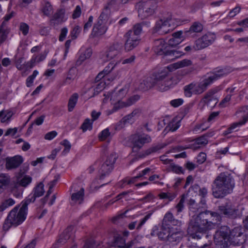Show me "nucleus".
Returning a JSON list of instances; mask_svg holds the SVG:
<instances>
[{
	"instance_id": "34",
	"label": "nucleus",
	"mask_w": 248,
	"mask_h": 248,
	"mask_svg": "<svg viewBox=\"0 0 248 248\" xmlns=\"http://www.w3.org/2000/svg\"><path fill=\"white\" fill-rule=\"evenodd\" d=\"M46 53H41L38 55H33L31 60L28 62V64L30 67L32 68L36 63H39L43 61L46 57Z\"/></svg>"
},
{
	"instance_id": "58",
	"label": "nucleus",
	"mask_w": 248,
	"mask_h": 248,
	"mask_svg": "<svg viewBox=\"0 0 248 248\" xmlns=\"http://www.w3.org/2000/svg\"><path fill=\"white\" fill-rule=\"evenodd\" d=\"M184 40V38H174L173 37H171L170 39L168 41V46H175L177 45L180 44L183 40Z\"/></svg>"
},
{
	"instance_id": "11",
	"label": "nucleus",
	"mask_w": 248,
	"mask_h": 248,
	"mask_svg": "<svg viewBox=\"0 0 248 248\" xmlns=\"http://www.w3.org/2000/svg\"><path fill=\"white\" fill-rule=\"evenodd\" d=\"M218 214L231 218H236L242 215V212L238 206L226 204L218 206ZM221 217V216H220Z\"/></svg>"
},
{
	"instance_id": "56",
	"label": "nucleus",
	"mask_w": 248,
	"mask_h": 248,
	"mask_svg": "<svg viewBox=\"0 0 248 248\" xmlns=\"http://www.w3.org/2000/svg\"><path fill=\"white\" fill-rule=\"evenodd\" d=\"M31 181L32 178L31 177L25 175L20 180L19 184L22 186L26 187L31 182Z\"/></svg>"
},
{
	"instance_id": "48",
	"label": "nucleus",
	"mask_w": 248,
	"mask_h": 248,
	"mask_svg": "<svg viewBox=\"0 0 248 248\" xmlns=\"http://www.w3.org/2000/svg\"><path fill=\"white\" fill-rule=\"evenodd\" d=\"M110 14L109 8L106 7L104 9L97 20H101L104 23L107 24Z\"/></svg>"
},
{
	"instance_id": "4",
	"label": "nucleus",
	"mask_w": 248,
	"mask_h": 248,
	"mask_svg": "<svg viewBox=\"0 0 248 248\" xmlns=\"http://www.w3.org/2000/svg\"><path fill=\"white\" fill-rule=\"evenodd\" d=\"M233 69L231 67H226L217 70L204 78L199 82H194L195 94L199 95L204 93L215 81L225 76L232 72Z\"/></svg>"
},
{
	"instance_id": "14",
	"label": "nucleus",
	"mask_w": 248,
	"mask_h": 248,
	"mask_svg": "<svg viewBox=\"0 0 248 248\" xmlns=\"http://www.w3.org/2000/svg\"><path fill=\"white\" fill-rule=\"evenodd\" d=\"M171 22L170 19L159 20L156 22L155 30L160 34L168 33L173 29V28L170 27Z\"/></svg>"
},
{
	"instance_id": "2",
	"label": "nucleus",
	"mask_w": 248,
	"mask_h": 248,
	"mask_svg": "<svg viewBox=\"0 0 248 248\" xmlns=\"http://www.w3.org/2000/svg\"><path fill=\"white\" fill-rule=\"evenodd\" d=\"M235 186L234 180L227 172H221L213 182V195L216 198H222L232 192Z\"/></svg>"
},
{
	"instance_id": "43",
	"label": "nucleus",
	"mask_w": 248,
	"mask_h": 248,
	"mask_svg": "<svg viewBox=\"0 0 248 248\" xmlns=\"http://www.w3.org/2000/svg\"><path fill=\"white\" fill-rule=\"evenodd\" d=\"M62 5L61 8L64 11V12L69 15L71 13V10L74 6V2L73 0H62Z\"/></svg>"
},
{
	"instance_id": "52",
	"label": "nucleus",
	"mask_w": 248,
	"mask_h": 248,
	"mask_svg": "<svg viewBox=\"0 0 248 248\" xmlns=\"http://www.w3.org/2000/svg\"><path fill=\"white\" fill-rule=\"evenodd\" d=\"M176 196L174 193L171 192H161L158 195V197L161 199H168L169 201H172Z\"/></svg>"
},
{
	"instance_id": "6",
	"label": "nucleus",
	"mask_w": 248,
	"mask_h": 248,
	"mask_svg": "<svg viewBox=\"0 0 248 248\" xmlns=\"http://www.w3.org/2000/svg\"><path fill=\"white\" fill-rule=\"evenodd\" d=\"M135 6L139 17L143 20L154 15L156 8V4L154 1L149 0L139 1Z\"/></svg>"
},
{
	"instance_id": "1",
	"label": "nucleus",
	"mask_w": 248,
	"mask_h": 248,
	"mask_svg": "<svg viewBox=\"0 0 248 248\" xmlns=\"http://www.w3.org/2000/svg\"><path fill=\"white\" fill-rule=\"evenodd\" d=\"M193 212H199L190 220L187 229L189 240L200 239L203 233L214 229L217 222L221 220L220 215L216 212L209 210L202 211L201 207L197 203L193 208H189Z\"/></svg>"
},
{
	"instance_id": "19",
	"label": "nucleus",
	"mask_w": 248,
	"mask_h": 248,
	"mask_svg": "<svg viewBox=\"0 0 248 248\" xmlns=\"http://www.w3.org/2000/svg\"><path fill=\"white\" fill-rule=\"evenodd\" d=\"M124 37L126 38L124 44L125 49L126 51H130L136 47L140 43V36H136L126 33Z\"/></svg>"
},
{
	"instance_id": "32",
	"label": "nucleus",
	"mask_w": 248,
	"mask_h": 248,
	"mask_svg": "<svg viewBox=\"0 0 248 248\" xmlns=\"http://www.w3.org/2000/svg\"><path fill=\"white\" fill-rule=\"evenodd\" d=\"M145 24L149 26L150 22H142L140 23H137L134 25L132 29L128 31L126 33L130 35L132 34V35L133 36H139L142 31V26Z\"/></svg>"
},
{
	"instance_id": "9",
	"label": "nucleus",
	"mask_w": 248,
	"mask_h": 248,
	"mask_svg": "<svg viewBox=\"0 0 248 248\" xmlns=\"http://www.w3.org/2000/svg\"><path fill=\"white\" fill-rule=\"evenodd\" d=\"M118 155L116 153H110L106 158L104 162L99 166L98 172L100 175V179L108 174L113 170L114 164L116 162Z\"/></svg>"
},
{
	"instance_id": "37",
	"label": "nucleus",
	"mask_w": 248,
	"mask_h": 248,
	"mask_svg": "<svg viewBox=\"0 0 248 248\" xmlns=\"http://www.w3.org/2000/svg\"><path fill=\"white\" fill-rule=\"evenodd\" d=\"M68 15L61 8L58 9L53 16V19L57 20L58 22H63L68 18Z\"/></svg>"
},
{
	"instance_id": "47",
	"label": "nucleus",
	"mask_w": 248,
	"mask_h": 248,
	"mask_svg": "<svg viewBox=\"0 0 248 248\" xmlns=\"http://www.w3.org/2000/svg\"><path fill=\"white\" fill-rule=\"evenodd\" d=\"M193 187L196 189H199V195L202 198L201 201V204L202 205V208L204 207L206 205V201L204 198L207 196L208 193L207 189L204 187L199 188V186L198 185L194 186Z\"/></svg>"
},
{
	"instance_id": "42",
	"label": "nucleus",
	"mask_w": 248,
	"mask_h": 248,
	"mask_svg": "<svg viewBox=\"0 0 248 248\" xmlns=\"http://www.w3.org/2000/svg\"><path fill=\"white\" fill-rule=\"evenodd\" d=\"M41 11L45 16H50L52 14L53 11L52 5L49 2H45L41 8Z\"/></svg>"
},
{
	"instance_id": "33",
	"label": "nucleus",
	"mask_w": 248,
	"mask_h": 248,
	"mask_svg": "<svg viewBox=\"0 0 248 248\" xmlns=\"http://www.w3.org/2000/svg\"><path fill=\"white\" fill-rule=\"evenodd\" d=\"M116 63L114 64L113 62H110L108 65L105 67L104 70L100 72L95 78V81L96 82L99 81L102 78L107 76L115 67Z\"/></svg>"
},
{
	"instance_id": "15",
	"label": "nucleus",
	"mask_w": 248,
	"mask_h": 248,
	"mask_svg": "<svg viewBox=\"0 0 248 248\" xmlns=\"http://www.w3.org/2000/svg\"><path fill=\"white\" fill-rule=\"evenodd\" d=\"M44 185L42 182L38 184L33 190V194L29 195L23 201L27 204L33 202L36 198L42 196L45 192Z\"/></svg>"
},
{
	"instance_id": "60",
	"label": "nucleus",
	"mask_w": 248,
	"mask_h": 248,
	"mask_svg": "<svg viewBox=\"0 0 248 248\" xmlns=\"http://www.w3.org/2000/svg\"><path fill=\"white\" fill-rule=\"evenodd\" d=\"M204 5V3L202 1H198L195 2L191 6V11L192 12H195L200 9L202 8Z\"/></svg>"
},
{
	"instance_id": "16",
	"label": "nucleus",
	"mask_w": 248,
	"mask_h": 248,
	"mask_svg": "<svg viewBox=\"0 0 248 248\" xmlns=\"http://www.w3.org/2000/svg\"><path fill=\"white\" fill-rule=\"evenodd\" d=\"M122 45L118 42L110 46L104 54L105 60L109 61L116 57L121 52Z\"/></svg>"
},
{
	"instance_id": "35",
	"label": "nucleus",
	"mask_w": 248,
	"mask_h": 248,
	"mask_svg": "<svg viewBox=\"0 0 248 248\" xmlns=\"http://www.w3.org/2000/svg\"><path fill=\"white\" fill-rule=\"evenodd\" d=\"M77 70L75 67L71 68L68 72L66 77L63 80V84H69L71 83L76 78Z\"/></svg>"
},
{
	"instance_id": "41",
	"label": "nucleus",
	"mask_w": 248,
	"mask_h": 248,
	"mask_svg": "<svg viewBox=\"0 0 248 248\" xmlns=\"http://www.w3.org/2000/svg\"><path fill=\"white\" fill-rule=\"evenodd\" d=\"M23 62V58H20L17 59L16 62V67L19 70L24 72L27 71L29 69L31 68L28 64V62L22 63Z\"/></svg>"
},
{
	"instance_id": "27",
	"label": "nucleus",
	"mask_w": 248,
	"mask_h": 248,
	"mask_svg": "<svg viewBox=\"0 0 248 248\" xmlns=\"http://www.w3.org/2000/svg\"><path fill=\"white\" fill-rule=\"evenodd\" d=\"M236 115L238 118L242 120L237 122L241 126L245 124L248 121V106L240 107L236 111Z\"/></svg>"
},
{
	"instance_id": "31",
	"label": "nucleus",
	"mask_w": 248,
	"mask_h": 248,
	"mask_svg": "<svg viewBox=\"0 0 248 248\" xmlns=\"http://www.w3.org/2000/svg\"><path fill=\"white\" fill-rule=\"evenodd\" d=\"M127 93V89L126 88H122L120 89L118 93H112L111 95L110 101L112 104H114V101L116 102L119 101H122L121 100L125 96Z\"/></svg>"
},
{
	"instance_id": "61",
	"label": "nucleus",
	"mask_w": 248,
	"mask_h": 248,
	"mask_svg": "<svg viewBox=\"0 0 248 248\" xmlns=\"http://www.w3.org/2000/svg\"><path fill=\"white\" fill-rule=\"evenodd\" d=\"M180 121L172 120L168 125L169 130L173 132L176 131L180 126Z\"/></svg>"
},
{
	"instance_id": "25",
	"label": "nucleus",
	"mask_w": 248,
	"mask_h": 248,
	"mask_svg": "<svg viewBox=\"0 0 248 248\" xmlns=\"http://www.w3.org/2000/svg\"><path fill=\"white\" fill-rule=\"evenodd\" d=\"M79 57L76 62V64L80 65L84 61L89 59L92 54V50L90 48L82 47L78 52Z\"/></svg>"
},
{
	"instance_id": "57",
	"label": "nucleus",
	"mask_w": 248,
	"mask_h": 248,
	"mask_svg": "<svg viewBox=\"0 0 248 248\" xmlns=\"http://www.w3.org/2000/svg\"><path fill=\"white\" fill-rule=\"evenodd\" d=\"M57 182V180L55 179V180H53V181H51L49 184H48V185H49V188H48V190H47V193H46V196H45V197L44 198V200L45 201H46L47 200V197L49 196V195L52 193V192H53V188L55 186L56 183ZM44 202V203L45 202Z\"/></svg>"
},
{
	"instance_id": "55",
	"label": "nucleus",
	"mask_w": 248,
	"mask_h": 248,
	"mask_svg": "<svg viewBox=\"0 0 248 248\" xmlns=\"http://www.w3.org/2000/svg\"><path fill=\"white\" fill-rule=\"evenodd\" d=\"M173 218L174 216L173 214L170 212H168L165 214L163 218V224L166 225H170Z\"/></svg>"
},
{
	"instance_id": "38",
	"label": "nucleus",
	"mask_w": 248,
	"mask_h": 248,
	"mask_svg": "<svg viewBox=\"0 0 248 248\" xmlns=\"http://www.w3.org/2000/svg\"><path fill=\"white\" fill-rule=\"evenodd\" d=\"M203 30V25L199 22H195L190 27L186 33L188 35H191L192 33H199Z\"/></svg>"
},
{
	"instance_id": "44",
	"label": "nucleus",
	"mask_w": 248,
	"mask_h": 248,
	"mask_svg": "<svg viewBox=\"0 0 248 248\" xmlns=\"http://www.w3.org/2000/svg\"><path fill=\"white\" fill-rule=\"evenodd\" d=\"M184 92L185 96L187 97H190L193 94H195L194 82L184 86Z\"/></svg>"
},
{
	"instance_id": "30",
	"label": "nucleus",
	"mask_w": 248,
	"mask_h": 248,
	"mask_svg": "<svg viewBox=\"0 0 248 248\" xmlns=\"http://www.w3.org/2000/svg\"><path fill=\"white\" fill-rule=\"evenodd\" d=\"M165 145H158L154 146L151 147L145 151H142L138 154L136 158H142L146 156L150 155L153 153H155L159 150L162 149Z\"/></svg>"
},
{
	"instance_id": "29",
	"label": "nucleus",
	"mask_w": 248,
	"mask_h": 248,
	"mask_svg": "<svg viewBox=\"0 0 248 248\" xmlns=\"http://www.w3.org/2000/svg\"><path fill=\"white\" fill-rule=\"evenodd\" d=\"M192 64V62L190 60L185 59L169 65L167 68L170 71H172L180 68L189 66Z\"/></svg>"
},
{
	"instance_id": "5",
	"label": "nucleus",
	"mask_w": 248,
	"mask_h": 248,
	"mask_svg": "<svg viewBox=\"0 0 248 248\" xmlns=\"http://www.w3.org/2000/svg\"><path fill=\"white\" fill-rule=\"evenodd\" d=\"M230 228L224 226L219 228L214 235V242L218 248H229L231 246Z\"/></svg>"
},
{
	"instance_id": "51",
	"label": "nucleus",
	"mask_w": 248,
	"mask_h": 248,
	"mask_svg": "<svg viewBox=\"0 0 248 248\" xmlns=\"http://www.w3.org/2000/svg\"><path fill=\"white\" fill-rule=\"evenodd\" d=\"M208 143V140L205 136H201L195 140V148H200L202 146L206 145Z\"/></svg>"
},
{
	"instance_id": "46",
	"label": "nucleus",
	"mask_w": 248,
	"mask_h": 248,
	"mask_svg": "<svg viewBox=\"0 0 248 248\" xmlns=\"http://www.w3.org/2000/svg\"><path fill=\"white\" fill-rule=\"evenodd\" d=\"M78 98L77 93H74L70 97L68 103V111H72L75 108Z\"/></svg>"
},
{
	"instance_id": "13",
	"label": "nucleus",
	"mask_w": 248,
	"mask_h": 248,
	"mask_svg": "<svg viewBox=\"0 0 248 248\" xmlns=\"http://www.w3.org/2000/svg\"><path fill=\"white\" fill-rule=\"evenodd\" d=\"M140 98L139 95H135L129 97L126 102L119 101V102H115L112 109L108 111V114L110 115L121 108L130 106L138 101Z\"/></svg>"
},
{
	"instance_id": "49",
	"label": "nucleus",
	"mask_w": 248,
	"mask_h": 248,
	"mask_svg": "<svg viewBox=\"0 0 248 248\" xmlns=\"http://www.w3.org/2000/svg\"><path fill=\"white\" fill-rule=\"evenodd\" d=\"M10 183V177L6 173H0V187L4 188L8 185Z\"/></svg>"
},
{
	"instance_id": "24",
	"label": "nucleus",
	"mask_w": 248,
	"mask_h": 248,
	"mask_svg": "<svg viewBox=\"0 0 248 248\" xmlns=\"http://www.w3.org/2000/svg\"><path fill=\"white\" fill-rule=\"evenodd\" d=\"M23 161V158L19 155L7 158L6 162V168L8 170L16 168L20 165Z\"/></svg>"
},
{
	"instance_id": "26",
	"label": "nucleus",
	"mask_w": 248,
	"mask_h": 248,
	"mask_svg": "<svg viewBox=\"0 0 248 248\" xmlns=\"http://www.w3.org/2000/svg\"><path fill=\"white\" fill-rule=\"evenodd\" d=\"M72 188L75 189V191L77 190V192L73 193L71 196V201L72 203H81L83 201L84 195V189L83 187H80L79 190H76V186L73 185Z\"/></svg>"
},
{
	"instance_id": "63",
	"label": "nucleus",
	"mask_w": 248,
	"mask_h": 248,
	"mask_svg": "<svg viewBox=\"0 0 248 248\" xmlns=\"http://www.w3.org/2000/svg\"><path fill=\"white\" fill-rule=\"evenodd\" d=\"M81 8L80 6L77 5L76 6L75 9L73 11V14L72 15V17L73 19H75L80 17L81 15Z\"/></svg>"
},
{
	"instance_id": "18",
	"label": "nucleus",
	"mask_w": 248,
	"mask_h": 248,
	"mask_svg": "<svg viewBox=\"0 0 248 248\" xmlns=\"http://www.w3.org/2000/svg\"><path fill=\"white\" fill-rule=\"evenodd\" d=\"M168 44L163 39H158L155 42L154 51L158 55L164 54V59L165 60L166 55L169 49H168Z\"/></svg>"
},
{
	"instance_id": "64",
	"label": "nucleus",
	"mask_w": 248,
	"mask_h": 248,
	"mask_svg": "<svg viewBox=\"0 0 248 248\" xmlns=\"http://www.w3.org/2000/svg\"><path fill=\"white\" fill-rule=\"evenodd\" d=\"M97 246L93 240L87 241L84 245L83 248H97Z\"/></svg>"
},
{
	"instance_id": "22",
	"label": "nucleus",
	"mask_w": 248,
	"mask_h": 248,
	"mask_svg": "<svg viewBox=\"0 0 248 248\" xmlns=\"http://www.w3.org/2000/svg\"><path fill=\"white\" fill-rule=\"evenodd\" d=\"M184 232L179 228L171 227L170 231L168 242H179L183 238Z\"/></svg>"
},
{
	"instance_id": "40",
	"label": "nucleus",
	"mask_w": 248,
	"mask_h": 248,
	"mask_svg": "<svg viewBox=\"0 0 248 248\" xmlns=\"http://www.w3.org/2000/svg\"><path fill=\"white\" fill-rule=\"evenodd\" d=\"M140 109H134L130 114L127 115L124 118V123H131L134 121L135 118L138 117L140 113Z\"/></svg>"
},
{
	"instance_id": "28",
	"label": "nucleus",
	"mask_w": 248,
	"mask_h": 248,
	"mask_svg": "<svg viewBox=\"0 0 248 248\" xmlns=\"http://www.w3.org/2000/svg\"><path fill=\"white\" fill-rule=\"evenodd\" d=\"M154 87V75L151 77L145 78L140 83L139 89L141 91H146Z\"/></svg>"
},
{
	"instance_id": "53",
	"label": "nucleus",
	"mask_w": 248,
	"mask_h": 248,
	"mask_svg": "<svg viewBox=\"0 0 248 248\" xmlns=\"http://www.w3.org/2000/svg\"><path fill=\"white\" fill-rule=\"evenodd\" d=\"M93 122L89 118L86 119L83 123L81 125L80 128L83 132H85L87 130H91L92 129Z\"/></svg>"
},
{
	"instance_id": "54",
	"label": "nucleus",
	"mask_w": 248,
	"mask_h": 248,
	"mask_svg": "<svg viewBox=\"0 0 248 248\" xmlns=\"http://www.w3.org/2000/svg\"><path fill=\"white\" fill-rule=\"evenodd\" d=\"M38 72L36 70L33 71V73L30 76L28 77V78L26 79V86L28 87H31L33 82L34 78H36V77L38 75Z\"/></svg>"
},
{
	"instance_id": "12",
	"label": "nucleus",
	"mask_w": 248,
	"mask_h": 248,
	"mask_svg": "<svg viewBox=\"0 0 248 248\" xmlns=\"http://www.w3.org/2000/svg\"><path fill=\"white\" fill-rule=\"evenodd\" d=\"M218 91L217 88L209 90L204 95L202 101L211 108H214L218 101V98L215 95Z\"/></svg>"
},
{
	"instance_id": "45",
	"label": "nucleus",
	"mask_w": 248,
	"mask_h": 248,
	"mask_svg": "<svg viewBox=\"0 0 248 248\" xmlns=\"http://www.w3.org/2000/svg\"><path fill=\"white\" fill-rule=\"evenodd\" d=\"M184 54L182 52L177 50H169L166 55V60L172 61L178 58L183 55Z\"/></svg>"
},
{
	"instance_id": "62",
	"label": "nucleus",
	"mask_w": 248,
	"mask_h": 248,
	"mask_svg": "<svg viewBox=\"0 0 248 248\" xmlns=\"http://www.w3.org/2000/svg\"><path fill=\"white\" fill-rule=\"evenodd\" d=\"M80 31L81 28L78 25L75 26L70 33L72 39H75L77 38Z\"/></svg>"
},
{
	"instance_id": "36",
	"label": "nucleus",
	"mask_w": 248,
	"mask_h": 248,
	"mask_svg": "<svg viewBox=\"0 0 248 248\" xmlns=\"http://www.w3.org/2000/svg\"><path fill=\"white\" fill-rule=\"evenodd\" d=\"M13 112L10 110H2L0 111V122L2 123L8 124L11 121V119L13 115Z\"/></svg>"
},
{
	"instance_id": "23",
	"label": "nucleus",
	"mask_w": 248,
	"mask_h": 248,
	"mask_svg": "<svg viewBox=\"0 0 248 248\" xmlns=\"http://www.w3.org/2000/svg\"><path fill=\"white\" fill-rule=\"evenodd\" d=\"M243 233L241 231V229L239 227L234 228L232 231L230 230L231 245H236L242 244L240 238L242 237Z\"/></svg>"
},
{
	"instance_id": "8",
	"label": "nucleus",
	"mask_w": 248,
	"mask_h": 248,
	"mask_svg": "<svg viewBox=\"0 0 248 248\" xmlns=\"http://www.w3.org/2000/svg\"><path fill=\"white\" fill-rule=\"evenodd\" d=\"M130 140L133 146L132 152L138 153L145 144L149 143L152 141V138L149 135L137 132L130 136Z\"/></svg>"
},
{
	"instance_id": "50",
	"label": "nucleus",
	"mask_w": 248,
	"mask_h": 248,
	"mask_svg": "<svg viewBox=\"0 0 248 248\" xmlns=\"http://www.w3.org/2000/svg\"><path fill=\"white\" fill-rule=\"evenodd\" d=\"M15 203V201L12 198H9L4 200L0 205V211H4L6 209L14 205Z\"/></svg>"
},
{
	"instance_id": "20",
	"label": "nucleus",
	"mask_w": 248,
	"mask_h": 248,
	"mask_svg": "<svg viewBox=\"0 0 248 248\" xmlns=\"http://www.w3.org/2000/svg\"><path fill=\"white\" fill-rule=\"evenodd\" d=\"M126 240L121 234H116L113 238V245L117 248H130L133 245V241H129L127 243Z\"/></svg>"
},
{
	"instance_id": "21",
	"label": "nucleus",
	"mask_w": 248,
	"mask_h": 248,
	"mask_svg": "<svg viewBox=\"0 0 248 248\" xmlns=\"http://www.w3.org/2000/svg\"><path fill=\"white\" fill-rule=\"evenodd\" d=\"M107 30V24L101 20H97L93 26L92 34L95 36H100L105 34Z\"/></svg>"
},
{
	"instance_id": "17",
	"label": "nucleus",
	"mask_w": 248,
	"mask_h": 248,
	"mask_svg": "<svg viewBox=\"0 0 248 248\" xmlns=\"http://www.w3.org/2000/svg\"><path fill=\"white\" fill-rule=\"evenodd\" d=\"M73 234L74 227L69 226L67 227L60 235L59 238L55 244V248L59 247L66 243L67 241L73 236Z\"/></svg>"
},
{
	"instance_id": "39",
	"label": "nucleus",
	"mask_w": 248,
	"mask_h": 248,
	"mask_svg": "<svg viewBox=\"0 0 248 248\" xmlns=\"http://www.w3.org/2000/svg\"><path fill=\"white\" fill-rule=\"evenodd\" d=\"M171 227L162 226L160 231L158 233V238L163 241H168L170 231Z\"/></svg>"
},
{
	"instance_id": "7",
	"label": "nucleus",
	"mask_w": 248,
	"mask_h": 248,
	"mask_svg": "<svg viewBox=\"0 0 248 248\" xmlns=\"http://www.w3.org/2000/svg\"><path fill=\"white\" fill-rule=\"evenodd\" d=\"M154 87L161 91L164 92L172 87L171 78L168 76V73L165 70L154 73Z\"/></svg>"
},
{
	"instance_id": "59",
	"label": "nucleus",
	"mask_w": 248,
	"mask_h": 248,
	"mask_svg": "<svg viewBox=\"0 0 248 248\" xmlns=\"http://www.w3.org/2000/svg\"><path fill=\"white\" fill-rule=\"evenodd\" d=\"M232 94L227 95L219 103V106L221 108H225L228 106L231 100Z\"/></svg>"
},
{
	"instance_id": "10",
	"label": "nucleus",
	"mask_w": 248,
	"mask_h": 248,
	"mask_svg": "<svg viewBox=\"0 0 248 248\" xmlns=\"http://www.w3.org/2000/svg\"><path fill=\"white\" fill-rule=\"evenodd\" d=\"M216 38L215 33L208 32L195 41L194 48L200 50L204 49L213 44Z\"/></svg>"
},
{
	"instance_id": "3",
	"label": "nucleus",
	"mask_w": 248,
	"mask_h": 248,
	"mask_svg": "<svg viewBox=\"0 0 248 248\" xmlns=\"http://www.w3.org/2000/svg\"><path fill=\"white\" fill-rule=\"evenodd\" d=\"M19 209L18 206H16L9 213L3 225L4 231H8L12 226L17 227L25 220L28 204L23 201Z\"/></svg>"
}]
</instances>
